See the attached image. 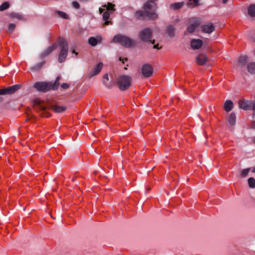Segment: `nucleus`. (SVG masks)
Wrapping results in <instances>:
<instances>
[{"label": "nucleus", "mask_w": 255, "mask_h": 255, "mask_svg": "<svg viewBox=\"0 0 255 255\" xmlns=\"http://www.w3.org/2000/svg\"><path fill=\"white\" fill-rule=\"evenodd\" d=\"M236 117L235 113L232 112L228 118V122L231 126H234L236 124Z\"/></svg>", "instance_id": "obj_20"}, {"label": "nucleus", "mask_w": 255, "mask_h": 255, "mask_svg": "<svg viewBox=\"0 0 255 255\" xmlns=\"http://www.w3.org/2000/svg\"><path fill=\"white\" fill-rule=\"evenodd\" d=\"M251 170V168H248L242 170L241 172V176L243 178L247 177Z\"/></svg>", "instance_id": "obj_31"}, {"label": "nucleus", "mask_w": 255, "mask_h": 255, "mask_svg": "<svg viewBox=\"0 0 255 255\" xmlns=\"http://www.w3.org/2000/svg\"><path fill=\"white\" fill-rule=\"evenodd\" d=\"M9 17L11 18V19H14V18H17L19 20H22L23 19V17L22 15H21V14H19V13H15V12H11L9 14Z\"/></svg>", "instance_id": "obj_26"}, {"label": "nucleus", "mask_w": 255, "mask_h": 255, "mask_svg": "<svg viewBox=\"0 0 255 255\" xmlns=\"http://www.w3.org/2000/svg\"><path fill=\"white\" fill-rule=\"evenodd\" d=\"M233 102L231 100H228L225 102L224 108L226 112H229L233 109Z\"/></svg>", "instance_id": "obj_17"}, {"label": "nucleus", "mask_w": 255, "mask_h": 255, "mask_svg": "<svg viewBox=\"0 0 255 255\" xmlns=\"http://www.w3.org/2000/svg\"><path fill=\"white\" fill-rule=\"evenodd\" d=\"M253 172L255 173V167L254 168Z\"/></svg>", "instance_id": "obj_46"}, {"label": "nucleus", "mask_w": 255, "mask_h": 255, "mask_svg": "<svg viewBox=\"0 0 255 255\" xmlns=\"http://www.w3.org/2000/svg\"><path fill=\"white\" fill-rule=\"evenodd\" d=\"M103 66V64L102 62L99 63L91 72L90 77L97 75L101 71Z\"/></svg>", "instance_id": "obj_14"}, {"label": "nucleus", "mask_w": 255, "mask_h": 255, "mask_svg": "<svg viewBox=\"0 0 255 255\" xmlns=\"http://www.w3.org/2000/svg\"><path fill=\"white\" fill-rule=\"evenodd\" d=\"M0 100H1V98L0 97Z\"/></svg>", "instance_id": "obj_48"}, {"label": "nucleus", "mask_w": 255, "mask_h": 255, "mask_svg": "<svg viewBox=\"0 0 255 255\" xmlns=\"http://www.w3.org/2000/svg\"><path fill=\"white\" fill-rule=\"evenodd\" d=\"M202 45L203 41L200 39H193L191 40L190 45L193 49H199L202 47Z\"/></svg>", "instance_id": "obj_12"}, {"label": "nucleus", "mask_w": 255, "mask_h": 255, "mask_svg": "<svg viewBox=\"0 0 255 255\" xmlns=\"http://www.w3.org/2000/svg\"><path fill=\"white\" fill-rule=\"evenodd\" d=\"M102 83L105 87L109 89H112L115 85V83L113 78L110 79L107 73L103 75Z\"/></svg>", "instance_id": "obj_8"}, {"label": "nucleus", "mask_w": 255, "mask_h": 255, "mask_svg": "<svg viewBox=\"0 0 255 255\" xmlns=\"http://www.w3.org/2000/svg\"><path fill=\"white\" fill-rule=\"evenodd\" d=\"M52 110L57 113H60L64 112L67 108L65 106H60L58 105H53L51 107Z\"/></svg>", "instance_id": "obj_18"}, {"label": "nucleus", "mask_w": 255, "mask_h": 255, "mask_svg": "<svg viewBox=\"0 0 255 255\" xmlns=\"http://www.w3.org/2000/svg\"><path fill=\"white\" fill-rule=\"evenodd\" d=\"M154 49H159L158 48V44H155L153 46Z\"/></svg>", "instance_id": "obj_41"}, {"label": "nucleus", "mask_w": 255, "mask_h": 255, "mask_svg": "<svg viewBox=\"0 0 255 255\" xmlns=\"http://www.w3.org/2000/svg\"><path fill=\"white\" fill-rule=\"evenodd\" d=\"M207 61V57L205 54H200L196 58V62L199 65H205Z\"/></svg>", "instance_id": "obj_13"}, {"label": "nucleus", "mask_w": 255, "mask_h": 255, "mask_svg": "<svg viewBox=\"0 0 255 255\" xmlns=\"http://www.w3.org/2000/svg\"><path fill=\"white\" fill-rule=\"evenodd\" d=\"M115 6V4L111 2H108L107 5L104 4L102 6L104 8L106 7L107 10H111L112 11H114L116 10L114 8Z\"/></svg>", "instance_id": "obj_28"}, {"label": "nucleus", "mask_w": 255, "mask_h": 255, "mask_svg": "<svg viewBox=\"0 0 255 255\" xmlns=\"http://www.w3.org/2000/svg\"><path fill=\"white\" fill-rule=\"evenodd\" d=\"M249 186L251 188H255V179L253 177H250L248 180Z\"/></svg>", "instance_id": "obj_30"}, {"label": "nucleus", "mask_w": 255, "mask_h": 255, "mask_svg": "<svg viewBox=\"0 0 255 255\" xmlns=\"http://www.w3.org/2000/svg\"><path fill=\"white\" fill-rule=\"evenodd\" d=\"M228 0H222V2H223V3H227V1H228Z\"/></svg>", "instance_id": "obj_43"}, {"label": "nucleus", "mask_w": 255, "mask_h": 255, "mask_svg": "<svg viewBox=\"0 0 255 255\" xmlns=\"http://www.w3.org/2000/svg\"><path fill=\"white\" fill-rule=\"evenodd\" d=\"M79 0L82 2H86V1H88L89 0Z\"/></svg>", "instance_id": "obj_44"}, {"label": "nucleus", "mask_w": 255, "mask_h": 255, "mask_svg": "<svg viewBox=\"0 0 255 255\" xmlns=\"http://www.w3.org/2000/svg\"><path fill=\"white\" fill-rule=\"evenodd\" d=\"M9 7V4L8 2H3L0 5V11H3L7 8H8Z\"/></svg>", "instance_id": "obj_32"}, {"label": "nucleus", "mask_w": 255, "mask_h": 255, "mask_svg": "<svg viewBox=\"0 0 255 255\" xmlns=\"http://www.w3.org/2000/svg\"><path fill=\"white\" fill-rule=\"evenodd\" d=\"M248 13L252 17L255 16V4H251L248 8Z\"/></svg>", "instance_id": "obj_23"}, {"label": "nucleus", "mask_w": 255, "mask_h": 255, "mask_svg": "<svg viewBox=\"0 0 255 255\" xmlns=\"http://www.w3.org/2000/svg\"><path fill=\"white\" fill-rule=\"evenodd\" d=\"M109 17H110V13L107 11H104L103 14V20L105 21L104 23V25H109V23L111 22V21L108 20V19L109 18Z\"/></svg>", "instance_id": "obj_22"}, {"label": "nucleus", "mask_w": 255, "mask_h": 255, "mask_svg": "<svg viewBox=\"0 0 255 255\" xmlns=\"http://www.w3.org/2000/svg\"><path fill=\"white\" fill-rule=\"evenodd\" d=\"M112 41L114 43H119L126 48H129L135 45V42L133 40L126 35L121 34L115 35Z\"/></svg>", "instance_id": "obj_2"}, {"label": "nucleus", "mask_w": 255, "mask_h": 255, "mask_svg": "<svg viewBox=\"0 0 255 255\" xmlns=\"http://www.w3.org/2000/svg\"><path fill=\"white\" fill-rule=\"evenodd\" d=\"M239 107L240 108L244 110H251L254 111L253 117L255 118V103L253 101L247 100H240L238 103Z\"/></svg>", "instance_id": "obj_5"}, {"label": "nucleus", "mask_w": 255, "mask_h": 255, "mask_svg": "<svg viewBox=\"0 0 255 255\" xmlns=\"http://www.w3.org/2000/svg\"><path fill=\"white\" fill-rule=\"evenodd\" d=\"M119 60L120 61H122L124 63V60L127 61L128 60V58H125V59H123L122 57H120L119 58Z\"/></svg>", "instance_id": "obj_37"}, {"label": "nucleus", "mask_w": 255, "mask_h": 255, "mask_svg": "<svg viewBox=\"0 0 255 255\" xmlns=\"http://www.w3.org/2000/svg\"><path fill=\"white\" fill-rule=\"evenodd\" d=\"M151 42L152 44H154V42H155V40H153L152 41H151Z\"/></svg>", "instance_id": "obj_45"}, {"label": "nucleus", "mask_w": 255, "mask_h": 255, "mask_svg": "<svg viewBox=\"0 0 255 255\" xmlns=\"http://www.w3.org/2000/svg\"><path fill=\"white\" fill-rule=\"evenodd\" d=\"M215 29V26L212 23H208L206 24H204L201 26L202 31L204 33L210 34L213 32Z\"/></svg>", "instance_id": "obj_10"}, {"label": "nucleus", "mask_w": 255, "mask_h": 255, "mask_svg": "<svg viewBox=\"0 0 255 255\" xmlns=\"http://www.w3.org/2000/svg\"><path fill=\"white\" fill-rule=\"evenodd\" d=\"M141 73L145 77L151 76L153 73L152 67L149 64H144L141 67Z\"/></svg>", "instance_id": "obj_9"}, {"label": "nucleus", "mask_w": 255, "mask_h": 255, "mask_svg": "<svg viewBox=\"0 0 255 255\" xmlns=\"http://www.w3.org/2000/svg\"><path fill=\"white\" fill-rule=\"evenodd\" d=\"M254 142L255 143V138H254Z\"/></svg>", "instance_id": "obj_47"}, {"label": "nucleus", "mask_w": 255, "mask_h": 255, "mask_svg": "<svg viewBox=\"0 0 255 255\" xmlns=\"http://www.w3.org/2000/svg\"><path fill=\"white\" fill-rule=\"evenodd\" d=\"M189 1H192V0H188ZM193 1H194V3L195 5H197L198 4V2H199V0H193Z\"/></svg>", "instance_id": "obj_39"}, {"label": "nucleus", "mask_w": 255, "mask_h": 255, "mask_svg": "<svg viewBox=\"0 0 255 255\" xmlns=\"http://www.w3.org/2000/svg\"><path fill=\"white\" fill-rule=\"evenodd\" d=\"M248 57L246 55L240 56L238 59L239 64L242 67L245 66L248 62Z\"/></svg>", "instance_id": "obj_19"}, {"label": "nucleus", "mask_w": 255, "mask_h": 255, "mask_svg": "<svg viewBox=\"0 0 255 255\" xmlns=\"http://www.w3.org/2000/svg\"><path fill=\"white\" fill-rule=\"evenodd\" d=\"M61 87L64 89H67L69 87V85L67 83H63Z\"/></svg>", "instance_id": "obj_36"}, {"label": "nucleus", "mask_w": 255, "mask_h": 255, "mask_svg": "<svg viewBox=\"0 0 255 255\" xmlns=\"http://www.w3.org/2000/svg\"><path fill=\"white\" fill-rule=\"evenodd\" d=\"M252 128H255V121H254L252 124Z\"/></svg>", "instance_id": "obj_40"}, {"label": "nucleus", "mask_w": 255, "mask_h": 255, "mask_svg": "<svg viewBox=\"0 0 255 255\" xmlns=\"http://www.w3.org/2000/svg\"><path fill=\"white\" fill-rule=\"evenodd\" d=\"M60 51L58 55V61L59 63L63 62L68 55V44L67 41L62 37H59L58 39Z\"/></svg>", "instance_id": "obj_3"}, {"label": "nucleus", "mask_w": 255, "mask_h": 255, "mask_svg": "<svg viewBox=\"0 0 255 255\" xmlns=\"http://www.w3.org/2000/svg\"><path fill=\"white\" fill-rule=\"evenodd\" d=\"M55 13L57 14V15L59 17L65 18V19L69 18L68 15L65 12H64L62 11L56 10V11H55Z\"/></svg>", "instance_id": "obj_29"}, {"label": "nucleus", "mask_w": 255, "mask_h": 255, "mask_svg": "<svg viewBox=\"0 0 255 255\" xmlns=\"http://www.w3.org/2000/svg\"><path fill=\"white\" fill-rule=\"evenodd\" d=\"M72 5L76 9H78L80 8V4L77 1H73L72 2Z\"/></svg>", "instance_id": "obj_34"}, {"label": "nucleus", "mask_w": 255, "mask_h": 255, "mask_svg": "<svg viewBox=\"0 0 255 255\" xmlns=\"http://www.w3.org/2000/svg\"><path fill=\"white\" fill-rule=\"evenodd\" d=\"M56 47L57 44L56 43H54L48 47L41 53L40 56V58L43 59L49 55L53 50L56 49Z\"/></svg>", "instance_id": "obj_11"}, {"label": "nucleus", "mask_w": 255, "mask_h": 255, "mask_svg": "<svg viewBox=\"0 0 255 255\" xmlns=\"http://www.w3.org/2000/svg\"><path fill=\"white\" fill-rule=\"evenodd\" d=\"M15 24L11 23L8 25V30L9 32H12L15 28Z\"/></svg>", "instance_id": "obj_33"}, {"label": "nucleus", "mask_w": 255, "mask_h": 255, "mask_svg": "<svg viewBox=\"0 0 255 255\" xmlns=\"http://www.w3.org/2000/svg\"><path fill=\"white\" fill-rule=\"evenodd\" d=\"M247 68L248 72L250 74H255V62H252L249 63L247 65Z\"/></svg>", "instance_id": "obj_21"}, {"label": "nucleus", "mask_w": 255, "mask_h": 255, "mask_svg": "<svg viewBox=\"0 0 255 255\" xmlns=\"http://www.w3.org/2000/svg\"><path fill=\"white\" fill-rule=\"evenodd\" d=\"M152 32L150 28H146L141 30L138 36L140 40L143 42H147L152 37Z\"/></svg>", "instance_id": "obj_6"}, {"label": "nucleus", "mask_w": 255, "mask_h": 255, "mask_svg": "<svg viewBox=\"0 0 255 255\" xmlns=\"http://www.w3.org/2000/svg\"><path fill=\"white\" fill-rule=\"evenodd\" d=\"M45 62L43 61L39 63L36 64L34 66L30 68V70L33 71H36L39 70L44 65Z\"/></svg>", "instance_id": "obj_24"}, {"label": "nucleus", "mask_w": 255, "mask_h": 255, "mask_svg": "<svg viewBox=\"0 0 255 255\" xmlns=\"http://www.w3.org/2000/svg\"><path fill=\"white\" fill-rule=\"evenodd\" d=\"M102 41V38L100 36L95 38L94 37H91L89 38V43L93 46H95Z\"/></svg>", "instance_id": "obj_16"}, {"label": "nucleus", "mask_w": 255, "mask_h": 255, "mask_svg": "<svg viewBox=\"0 0 255 255\" xmlns=\"http://www.w3.org/2000/svg\"><path fill=\"white\" fill-rule=\"evenodd\" d=\"M198 27V24L196 23L191 24H190L187 28V31L188 33H193L196 29Z\"/></svg>", "instance_id": "obj_27"}, {"label": "nucleus", "mask_w": 255, "mask_h": 255, "mask_svg": "<svg viewBox=\"0 0 255 255\" xmlns=\"http://www.w3.org/2000/svg\"><path fill=\"white\" fill-rule=\"evenodd\" d=\"M254 41H255V40H254Z\"/></svg>", "instance_id": "obj_49"}, {"label": "nucleus", "mask_w": 255, "mask_h": 255, "mask_svg": "<svg viewBox=\"0 0 255 255\" xmlns=\"http://www.w3.org/2000/svg\"><path fill=\"white\" fill-rule=\"evenodd\" d=\"M60 77H57L54 83L46 82H36L33 87L37 91L43 93L46 92L51 89L53 90H57L60 85L59 81Z\"/></svg>", "instance_id": "obj_1"}, {"label": "nucleus", "mask_w": 255, "mask_h": 255, "mask_svg": "<svg viewBox=\"0 0 255 255\" xmlns=\"http://www.w3.org/2000/svg\"><path fill=\"white\" fill-rule=\"evenodd\" d=\"M35 110H38V109H39L40 111H45L46 110V108L44 106H42L40 105H38L37 106H35Z\"/></svg>", "instance_id": "obj_35"}, {"label": "nucleus", "mask_w": 255, "mask_h": 255, "mask_svg": "<svg viewBox=\"0 0 255 255\" xmlns=\"http://www.w3.org/2000/svg\"><path fill=\"white\" fill-rule=\"evenodd\" d=\"M175 30V27L172 25H167L165 30L166 34L170 37L174 36V32Z\"/></svg>", "instance_id": "obj_15"}, {"label": "nucleus", "mask_w": 255, "mask_h": 255, "mask_svg": "<svg viewBox=\"0 0 255 255\" xmlns=\"http://www.w3.org/2000/svg\"><path fill=\"white\" fill-rule=\"evenodd\" d=\"M183 5V2H175L171 3L170 5V8L173 9H178L180 8Z\"/></svg>", "instance_id": "obj_25"}, {"label": "nucleus", "mask_w": 255, "mask_h": 255, "mask_svg": "<svg viewBox=\"0 0 255 255\" xmlns=\"http://www.w3.org/2000/svg\"><path fill=\"white\" fill-rule=\"evenodd\" d=\"M21 87V85L16 84L0 89V95L12 94Z\"/></svg>", "instance_id": "obj_7"}, {"label": "nucleus", "mask_w": 255, "mask_h": 255, "mask_svg": "<svg viewBox=\"0 0 255 255\" xmlns=\"http://www.w3.org/2000/svg\"><path fill=\"white\" fill-rule=\"evenodd\" d=\"M105 11V8H102V7H100L99 8V12H100V13H102V12L104 13Z\"/></svg>", "instance_id": "obj_38"}, {"label": "nucleus", "mask_w": 255, "mask_h": 255, "mask_svg": "<svg viewBox=\"0 0 255 255\" xmlns=\"http://www.w3.org/2000/svg\"><path fill=\"white\" fill-rule=\"evenodd\" d=\"M131 78L126 75L120 76L117 79V84L121 91H125L130 86Z\"/></svg>", "instance_id": "obj_4"}, {"label": "nucleus", "mask_w": 255, "mask_h": 255, "mask_svg": "<svg viewBox=\"0 0 255 255\" xmlns=\"http://www.w3.org/2000/svg\"><path fill=\"white\" fill-rule=\"evenodd\" d=\"M72 53H74L76 55H78V52H76L75 50H73Z\"/></svg>", "instance_id": "obj_42"}]
</instances>
